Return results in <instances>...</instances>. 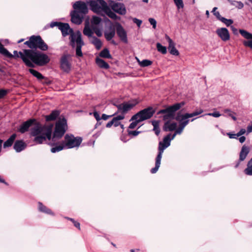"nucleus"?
<instances>
[{
  "label": "nucleus",
  "instance_id": "nucleus-18",
  "mask_svg": "<svg viewBox=\"0 0 252 252\" xmlns=\"http://www.w3.org/2000/svg\"><path fill=\"white\" fill-rule=\"evenodd\" d=\"M116 34V28L115 26L114 25H110L108 27H107L104 32V35L106 40L110 41L115 36Z\"/></svg>",
  "mask_w": 252,
  "mask_h": 252
},
{
  "label": "nucleus",
  "instance_id": "nucleus-52",
  "mask_svg": "<svg viewBox=\"0 0 252 252\" xmlns=\"http://www.w3.org/2000/svg\"><path fill=\"white\" fill-rule=\"evenodd\" d=\"M93 115L96 120L97 121V124H98V121L101 120V117H100L99 113L96 111H94L93 113Z\"/></svg>",
  "mask_w": 252,
  "mask_h": 252
},
{
  "label": "nucleus",
  "instance_id": "nucleus-9",
  "mask_svg": "<svg viewBox=\"0 0 252 252\" xmlns=\"http://www.w3.org/2000/svg\"><path fill=\"white\" fill-rule=\"evenodd\" d=\"M155 110L152 107H149L141 110L131 117V120L138 119V121H143L151 118L154 114Z\"/></svg>",
  "mask_w": 252,
  "mask_h": 252
},
{
  "label": "nucleus",
  "instance_id": "nucleus-4",
  "mask_svg": "<svg viewBox=\"0 0 252 252\" xmlns=\"http://www.w3.org/2000/svg\"><path fill=\"white\" fill-rule=\"evenodd\" d=\"M88 3L90 7V9L95 13L98 14L103 13L113 20H119L120 19L119 16L111 11L108 5V2H106L104 0H90L88 2Z\"/></svg>",
  "mask_w": 252,
  "mask_h": 252
},
{
  "label": "nucleus",
  "instance_id": "nucleus-23",
  "mask_svg": "<svg viewBox=\"0 0 252 252\" xmlns=\"http://www.w3.org/2000/svg\"><path fill=\"white\" fill-rule=\"evenodd\" d=\"M26 146V143L23 141L17 140L15 142L13 148L17 152H20L25 149Z\"/></svg>",
  "mask_w": 252,
  "mask_h": 252
},
{
  "label": "nucleus",
  "instance_id": "nucleus-56",
  "mask_svg": "<svg viewBox=\"0 0 252 252\" xmlns=\"http://www.w3.org/2000/svg\"><path fill=\"white\" fill-rule=\"evenodd\" d=\"M62 23L61 22H52L50 23V27L51 28H53L54 27H58V28L59 29V27L60 26V24H61Z\"/></svg>",
  "mask_w": 252,
  "mask_h": 252
},
{
  "label": "nucleus",
  "instance_id": "nucleus-62",
  "mask_svg": "<svg viewBox=\"0 0 252 252\" xmlns=\"http://www.w3.org/2000/svg\"><path fill=\"white\" fill-rule=\"evenodd\" d=\"M252 132V125L248 126L247 127V134H248L249 133Z\"/></svg>",
  "mask_w": 252,
  "mask_h": 252
},
{
  "label": "nucleus",
  "instance_id": "nucleus-20",
  "mask_svg": "<svg viewBox=\"0 0 252 252\" xmlns=\"http://www.w3.org/2000/svg\"><path fill=\"white\" fill-rule=\"evenodd\" d=\"M216 33L222 41H226L230 39L229 33L226 28H219L217 30Z\"/></svg>",
  "mask_w": 252,
  "mask_h": 252
},
{
  "label": "nucleus",
  "instance_id": "nucleus-64",
  "mask_svg": "<svg viewBox=\"0 0 252 252\" xmlns=\"http://www.w3.org/2000/svg\"><path fill=\"white\" fill-rule=\"evenodd\" d=\"M113 125V119H112L111 121L109 122L106 124V126L108 128H109V127H111V126Z\"/></svg>",
  "mask_w": 252,
  "mask_h": 252
},
{
  "label": "nucleus",
  "instance_id": "nucleus-38",
  "mask_svg": "<svg viewBox=\"0 0 252 252\" xmlns=\"http://www.w3.org/2000/svg\"><path fill=\"white\" fill-rule=\"evenodd\" d=\"M188 125V121H186L184 122V123L181 124V125H179V127L177 129L175 130V132L177 134H180L182 133V132L183 131V129L186 127V126Z\"/></svg>",
  "mask_w": 252,
  "mask_h": 252
},
{
  "label": "nucleus",
  "instance_id": "nucleus-40",
  "mask_svg": "<svg viewBox=\"0 0 252 252\" xmlns=\"http://www.w3.org/2000/svg\"><path fill=\"white\" fill-rule=\"evenodd\" d=\"M101 21V19L97 16H93L92 20V26H94L98 25Z\"/></svg>",
  "mask_w": 252,
  "mask_h": 252
},
{
  "label": "nucleus",
  "instance_id": "nucleus-55",
  "mask_svg": "<svg viewBox=\"0 0 252 252\" xmlns=\"http://www.w3.org/2000/svg\"><path fill=\"white\" fill-rule=\"evenodd\" d=\"M133 22L135 23L138 27H140L142 24V21L136 18L133 19Z\"/></svg>",
  "mask_w": 252,
  "mask_h": 252
},
{
  "label": "nucleus",
  "instance_id": "nucleus-6",
  "mask_svg": "<svg viewBox=\"0 0 252 252\" xmlns=\"http://www.w3.org/2000/svg\"><path fill=\"white\" fill-rule=\"evenodd\" d=\"M184 104L183 102L174 104L166 109L160 110L159 113L164 114L163 120L169 122L170 120L175 119V112L179 110Z\"/></svg>",
  "mask_w": 252,
  "mask_h": 252
},
{
  "label": "nucleus",
  "instance_id": "nucleus-24",
  "mask_svg": "<svg viewBox=\"0 0 252 252\" xmlns=\"http://www.w3.org/2000/svg\"><path fill=\"white\" fill-rule=\"evenodd\" d=\"M177 126L176 123L167 121L164 123L163 129L165 131H172L176 129Z\"/></svg>",
  "mask_w": 252,
  "mask_h": 252
},
{
  "label": "nucleus",
  "instance_id": "nucleus-11",
  "mask_svg": "<svg viewBox=\"0 0 252 252\" xmlns=\"http://www.w3.org/2000/svg\"><path fill=\"white\" fill-rule=\"evenodd\" d=\"M169 146V144H168L167 145L164 144L162 142H160L159 143V146L158 148V153L156 158V163H155V167L153 168L151 170V172L153 174L156 173L158 168L160 167L161 159L162 158V155L163 153L164 150Z\"/></svg>",
  "mask_w": 252,
  "mask_h": 252
},
{
  "label": "nucleus",
  "instance_id": "nucleus-17",
  "mask_svg": "<svg viewBox=\"0 0 252 252\" xmlns=\"http://www.w3.org/2000/svg\"><path fill=\"white\" fill-rule=\"evenodd\" d=\"M239 32L242 36L247 39V40L243 41L244 45L252 49V34L242 29L239 30Z\"/></svg>",
  "mask_w": 252,
  "mask_h": 252
},
{
  "label": "nucleus",
  "instance_id": "nucleus-34",
  "mask_svg": "<svg viewBox=\"0 0 252 252\" xmlns=\"http://www.w3.org/2000/svg\"><path fill=\"white\" fill-rule=\"evenodd\" d=\"M137 62L141 67H146L152 64V62L148 60H144L140 61L139 59H137Z\"/></svg>",
  "mask_w": 252,
  "mask_h": 252
},
{
  "label": "nucleus",
  "instance_id": "nucleus-49",
  "mask_svg": "<svg viewBox=\"0 0 252 252\" xmlns=\"http://www.w3.org/2000/svg\"><path fill=\"white\" fill-rule=\"evenodd\" d=\"M149 21L150 23L153 26V28L154 29H156L157 26V22L156 20L154 18H150L149 19Z\"/></svg>",
  "mask_w": 252,
  "mask_h": 252
},
{
  "label": "nucleus",
  "instance_id": "nucleus-1",
  "mask_svg": "<svg viewBox=\"0 0 252 252\" xmlns=\"http://www.w3.org/2000/svg\"><path fill=\"white\" fill-rule=\"evenodd\" d=\"M31 126L33 127L31 128V135L34 137L33 141L36 144H42L46 139H51L53 125L42 126L36 123L35 119H30L24 122L20 126L18 130L24 133Z\"/></svg>",
  "mask_w": 252,
  "mask_h": 252
},
{
  "label": "nucleus",
  "instance_id": "nucleus-61",
  "mask_svg": "<svg viewBox=\"0 0 252 252\" xmlns=\"http://www.w3.org/2000/svg\"><path fill=\"white\" fill-rule=\"evenodd\" d=\"M165 38L167 40V41L168 42L169 45H170L171 44L174 43V42L172 41V40L167 34L165 35Z\"/></svg>",
  "mask_w": 252,
  "mask_h": 252
},
{
  "label": "nucleus",
  "instance_id": "nucleus-43",
  "mask_svg": "<svg viewBox=\"0 0 252 252\" xmlns=\"http://www.w3.org/2000/svg\"><path fill=\"white\" fill-rule=\"evenodd\" d=\"M178 10L183 8L184 6L183 0H173Z\"/></svg>",
  "mask_w": 252,
  "mask_h": 252
},
{
  "label": "nucleus",
  "instance_id": "nucleus-48",
  "mask_svg": "<svg viewBox=\"0 0 252 252\" xmlns=\"http://www.w3.org/2000/svg\"><path fill=\"white\" fill-rule=\"evenodd\" d=\"M65 218L67 219V220H70V221H71L73 222V223L74 224V225L76 227H77L79 229H80V224L79 222L75 221L74 219H73L72 218H68V217H66Z\"/></svg>",
  "mask_w": 252,
  "mask_h": 252
},
{
  "label": "nucleus",
  "instance_id": "nucleus-5",
  "mask_svg": "<svg viewBox=\"0 0 252 252\" xmlns=\"http://www.w3.org/2000/svg\"><path fill=\"white\" fill-rule=\"evenodd\" d=\"M24 44L32 49L39 48L42 51L47 50L48 47L40 36H32L29 40L26 41Z\"/></svg>",
  "mask_w": 252,
  "mask_h": 252
},
{
  "label": "nucleus",
  "instance_id": "nucleus-53",
  "mask_svg": "<svg viewBox=\"0 0 252 252\" xmlns=\"http://www.w3.org/2000/svg\"><path fill=\"white\" fill-rule=\"evenodd\" d=\"M206 115H209V116H213L215 118H218L221 116V115L220 114V113L217 111L213 112V113H208Z\"/></svg>",
  "mask_w": 252,
  "mask_h": 252
},
{
  "label": "nucleus",
  "instance_id": "nucleus-16",
  "mask_svg": "<svg viewBox=\"0 0 252 252\" xmlns=\"http://www.w3.org/2000/svg\"><path fill=\"white\" fill-rule=\"evenodd\" d=\"M74 11H77V12L82 14L84 16L88 13V9L86 3L81 1H77L73 5Z\"/></svg>",
  "mask_w": 252,
  "mask_h": 252
},
{
  "label": "nucleus",
  "instance_id": "nucleus-41",
  "mask_svg": "<svg viewBox=\"0 0 252 252\" xmlns=\"http://www.w3.org/2000/svg\"><path fill=\"white\" fill-rule=\"evenodd\" d=\"M224 112L226 114V116L230 117L234 121H236L237 118L234 115L235 113L232 112L230 110L225 109L224 110Z\"/></svg>",
  "mask_w": 252,
  "mask_h": 252
},
{
  "label": "nucleus",
  "instance_id": "nucleus-29",
  "mask_svg": "<svg viewBox=\"0 0 252 252\" xmlns=\"http://www.w3.org/2000/svg\"><path fill=\"white\" fill-rule=\"evenodd\" d=\"M125 118V115L123 114H120L119 115L114 117L113 119V126L115 127H117L120 126L121 123L120 120H122Z\"/></svg>",
  "mask_w": 252,
  "mask_h": 252
},
{
  "label": "nucleus",
  "instance_id": "nucleus-32",
  "mask_svg": "<svg viewBox=\"0 0 252 252\" xmlns=\"http://www.w3.org/2000/svg\"><path fill=\"white\" fill-rule=\"evenodd\" d=\"M168 50L172 55L178 56L179 54L178 51L175 47L174 43L168 45Z\"/></svg>",
  "mask_w": 252,
  "mask_h": 252
},
{
  "label": "nucleus",
  "instance_id": "nucleus-60",
  "mask_svg": "<svg viewBox=\"0 0 252 252\" xmlns=\"http://www.w3.org/2000/svg\"><path fill=\"white\" fill-rule=\"evenodd\" d=\"M165 38L167 40V41L168 42L169 45H170L171 44L174 43V42L172 41V40L167 34L165 35Z\"/></svg>",
  "mask_w": 252,
  "mask_h": 252
},
{
  "label": "nucleus",
  "instance_id": "nucleus-31",
  "mask_svg": "<svg viewBox=\"0 0 252 252\" xmlns=\"http://www.w3.org/2000/svg\"><path fill=\"white\" fill-rule=\"evenodd\" d=\"M93 33L94 31L92 28L91 29L88 26H85L83 30V33L84 35L92 38L93 36Z\"/></svg>",
  "mask_w": 252,
  "mask_h": 252
},
{
  "label": "nucleus",
  "instance_id": "nucleus-2",
  "mask_svg": "<svg viewBox=\"0 0 252 252\" xmlns=\"http://www.w3.org/2000/svg\"><path fill=\"white\" fill-rule=\"evenodd\" d=\"M20 58L26 65L30 67H34V65L43 66L50 61L49 57L40 52L32 49H25L20 51Z\"/></svg>",
  "mask_w": 252,
  "mask_h": 252
},
{
  "label": "nucleus",
  "instance_id": "nucleus-47",
  "mask_svg": "<svg viewBox=\"0 0 252 252\" xmlns=\"http://www.w3.org/2000/svg\"><path fill=\"white\" fill-rule=\"evenodd\" d=\"M170 137L171 134H168L167 135L164 137L163 141L162 142L164 144H166V145H167L168 144H169L170 145L171 141Z\"/></svg>",
  "mask_w": 252,
  "mask_h": 252
},
{
  "label": "nucleus",
  "instance_id": "nucleus-19",
  "mask_svg": "<svg viewBox=\"0 0 252 252\" xmlns=\"http://www.w3.org/2000/svg\"><path fill=\"white\" fill-rule=\"evenodd\" d=\"M250 148L246 146V145H244L240 151V154H239V161L237 162V163L235 166V168H237L239 165L240 162L241 161H244L246 157H247L248 155L250 153Z\"/></svg>",
  "mask_w": 252,
  "mask_h": 252
},
{
  "label": "nucleus",
  "instance_id": "nucleus-37",
  "mask_svg": "<svg viewBox=\"0 0 252 252\" xmlns=\"http://www.w3.org/2000/svg\"><path fill=\"white\" fill-rule=\"evenodd\" d=\"M63 149H65L63 143H62L61 145H57L53 147L51 149V152L53 153H55L56 152H60L63 150Z\"/></svg>",
  "mask_w": 252,
  "mask_h": 252
},
{
  "label": "nucleus",
  "instance_id": "nucleus-50",
  "mask_svg": "<svg viewBox=\"0 0 252 252\" xmlns=\"http://www.w3.org/2000/svg\"><path fill=\"white\" fill-rule=\"evenodd\" d=\"M8 93V91L4 89H0V99L3 98L4 96L6 95Z\"/></svg>",
  "mask_w": 252,
  "mask_h": 252
},
{
  "label": "nucleus",
  "instance_id": "nucleus-57",
  "mask_svg": "<svg viewBox=\"0 0 252 252\" xmlns=\"http://www.w3.org/2000/svg\"><path fill=\"white\" fill-rule=\"evenodd\" d=\"M227 134L229 136V138L231 139H237V138L239 137L237 135V133L232 134L231 133H227Z\"/></svg>",
  "mask_w": 252,
  "mask_h": 252
},
{
  "label": "nucleus",
  "instance_id": "nucleus-44",
  "mask_svg": "<svg viewBox=\"0 0 252 252\" xmlns=\"http://www.w3.org/2000/svg\"><path fill=\"white\" fill-rule=\"evenodd\" d=\"M130 121H133V122H132L129 126L128 127L129 128H130V129H133V128H134L137 125V124L139 123V122H141L140 121H138V119H133V120H131V118L129 120Z\"/></svg>",
  "mask_w": 252,
  "mask_h": 252
},
{
  "label": "nucleus",
  "instance_id": "nucleus-7",
  "mask_svg": "<svg viewBox=\"0 0 252 252\" xmlns=\"http://www.w3.org/2000/svg\"><path fill=\"white\" fill-rule=\"evenodd\" d=\"M67 129V122L64 118L59 120L56 124L55 131L52 137V141L56 142L61 138L64 134Z\"/></svg>",
  "mask_w": 252,
  "mask_h": 252
},
{
  "label": "nucleus",
  "instance_id": "nucleus-59",
  "mask_svg": "<svg viewBox=\"0 0 252 252\" xmlns=\"http://www.w3.org/2000/svg\"><path fill=\"white\" fill-rule=\"evenodd\" d=\"M214 15L217 17V18L220 21L221 20V18H223V17H221V15L220 14V12L219 11H217L215 12Z\"/></svg>",
  "mask_w": 252,
  "mask_h": 252
},
{
  "label": "nucleus",
  "instance_id": "nucleus-22",
  "mask_svg": "<svg viewBox=\"0 0 252 252\" xmlns=\"http://www.w3.org/2000/svg\"><path fill=\"white\" fill-rule=\"evenodd\" d=\"M2 48L4 50H0V53L4 55L5 57L8 58H16L20 57V55L19 52H18L17 51H14L13 52V54H11L6 49H5L3 46H2Z\"/></svg>",
  "mask_w": 252,
  "mask_h": 252
},
{
  "label": "nucleus",
  "instance_id": "nucleus-27",
  "mask_svg": "<svg viewBox=\"0 0 252 252\" xmlns=\"http://www.w3.org/2000/svg\"><path fill=\"white\" fill-rule=\"evenodd\" d=\"M16 137V134H13L4 143L3 148H6L10 147L13 143Z\"/></svg>",
  "mask_w": 252,
  "mask_h": 252
},
{
  "label": "nucleus",
  "instance_id": "nucleus-35",
  "mask_svg": "<svg viewBox=\"0 0 252 252\" xmlns=\"http://www.w3.org/2000/svg\"><path fill=\"white\" fill-rule=\"evenodd\" d=\"M99 56L102 58H105L107 59L111 58V56L107 49H104L102 50L99 54Z\"/></svg>",
  "mask_w": 252,
  "mask_h": 252
},
{
  "label": "nucleus",
  "instance_id": "nucleus-12",
  "mask_svg": "<svg viewBox=\"0 0 252 252\" xmlns=\"http://www.w3.org/2000/svg\"><path fill=\"white\" fill-rule=\"evenodd\" d=\"M108 5L114 13L115 12L120 15H125L126 13V9L125 5L120 2H117L112 0H108Z\"/></svg>",
  "mask_w": 252,
  "mask_h": 252
},
{
  "label": "nucleus",
  "instance_id": "nucleus-45",
  "mask_svg": "<svg viewBox=\"0 0 252 252\" xmlns=\"http://www.w3.org/2000/svg\"><path fill=\"white\" fill-rule=\"evenodd\" d=\"M221 22L223 23L226 26L228 27L233 23V21L231 19H227L223 17L221 18Z\"/></svg>",
  "mask_w": 252,
  "mask_h": 252
},
{
  "label": "nucleus",
  "instance_id": "nucleus-36",
  "mask_svg": "<svg viewBox=\"0 0 252 252\" xmlns=\"http://www.w3.org/2000/svg\"><path fill=\"white\" fill-rule=\"evenodd\" d=\"M29 71L33 76L36 77L38 79H42L43 78V75L37 71L33 69H29Z\"/></svg>",
  "mask_w": 252,
  "mask_h": 252
},
{
  "label": "nucleus",
  "instance_id": "nucleus-21",
  "mask_svg": "<svg viewBox=\"0 0 252 252\" xmlns=\"http://www.w3.org/2000/svg\"><path fill=\"white\" fill-rule=\"evenodd\" d=\"M71 20L72 23L79 25L82 22V20L84 18L83 15L82 14H80L77 12V11H73L71 13Z\"/></svg>",
  "mask_w": 252,
  "mask_h": 252
},
{
  "label": "nucleus",
  "instance_id": "nucleus-15",
  "mask_svg": "<svg viewBox=\"0 0 252 252\" xmlns=\"http://www.w3.org/2000/svg\"><path fill=\"white\" fill-rule=\"evenodd\" d=\"M116 31L118 36L124 43H127V33L122 26L118 22L115 23Z\"/></svg>",
  "mask_w": 252,
  "mask_h": 252
},
{
  "label": "nucleus",
  "instance_id": "nucleus-42",
  "mask_svg": "<svg viewBox=\"0 0 252 252\" xmlns=\"http://www.w3.org/2000/svg\"><path fill=\"white\" fill-rule=\"evenodd\" d=\"M157 48L158 51L162 54H165L167 52L166 48L165 46H162L159 43H157Z\"/></svg>",
  "mask_w": 252,
  "mask_h": 252
},
{
  "label": "nucleus",
  "instance_id": "nucleus-46",
  "mask_svg": "<svg viewBox=\"0 0 252 252\" xmlns=\"http://www.w3.org/2000/svg\"><path fill=\"white\" fill-rule=\"evenodd\" d=\"M92 28L93 29L94 32H95L97 36L100 37L102 36V32L100 29H98L94 26H92Z\"/></svg>",
  "mask_w": 252,
  "mask_h": 252
},
{
  "label": "nucleus",
  "instance_id": "nucleus-14",
  "mask_svg": "<svg viewBox=\"0 0 252 252\" xmlns=\"http://www.w3.org/2000/svg\"><path fill=\"white\" fill-rule=\"evenodd\" d=\"M137 103L138 101L136 100H133L127 102H124L120 104L117 105L116 107L118 108V111L116 113L117 114L119 112H121V114L125 115V114L131 109Z\"/></svg>",
  "mask_w": 252,
  "mask_h": 252
},
{
  "label": "nucleus",
  "instance_id": "nucleus-3",
  "mask_svg": "<svg viewBox=\"0 0 252 252\" xmlns=\"http://www.w3.org/2000/svg\"><path fill=\"white\" fill-rule=\"evenodd\" d=\"M59 30L62 32L63 36H65L70 34V45L73 48L75 47L76 56L77 57H81L83 56V53L81 51L82 47L84 45V42L82 39L81 33L79 31L75 32H73L72 29L70 28L67 23H63L60 24Z\"/></svg>",
  "mask_w": 252,
  "mask_h": 252
},
{
  "label": "nucleus",
  "instance_id": "nucleus-13",
  "mask_svg": "<svg viewBox=\"0 0 252 252\" xmlns=\"http://www.w3.org/2000/svg\"><path fill=\"white\" fill-rule=\"evenodd\" d=\"M71 57L68 54L63 55L60 60V67L64 72H69L71 67Z\"/></svg>",
  "mask_w": 252,
  "mask_h": 252
},
{
  "label": "nucleus",
  "instance_id": "nucleus-8",
  "mask_svg": "<svg viewBox=\"0 0 252 252\" xmlns=\"http://www.w3.org/2000/svg\"><path fill=\"white\" fill-rule=\"evenodd\" d=\"M82 141V139L81 137H75L72 134H67L65 135L63 143L65 149H71L79 147Z\"/></svg>",
  "mask_w": 252,
  "mask_h": 252
},
{
  "label": "nucleus",
  "instance_id": "nucleus-54",
  "mask_svg": "<svg viewBox=\"0 0 252 252\" xmlns=\"http://www.w3.org/2000/svg\"><path fill=\"white\" fill-rule=\"evenodd\" d=\"M140 133V131L134 130V131H128V134L129 135H132L134 136H136L138 135Z\"/></svg>",
  "mask_w": 252,
  "mask_h": 252
},
{
  "label": "nucleus",
  "instance_id": "nucleus-58",
  "mask_svg": "<svg viewBox=\"0 0 252 252\" xmlns=\"http://www.w3.org/2000/svg\"><path fill=\"white\" fill-rule=\"evenodd\" d=\"M246 130L244 128H241L239 131L237 133V136H241L244 134L246 132Z\"/></svg>",
  "mask_w": 252,
  "mask_h": 252
},
{
  "label": "nucleus",
  "instance_id": "nucleus-26",
  "mask_svg": "<svg viewBox=\"0 0 252 252\" xmlns=\"http://www.w3.org/2000/svg\"><path fill=\"white\" fill-rule=\"evenodd\" d=\"M90 42L94 45L97 50L100 49L102 46V42L101 40L95 36H93L90 39Z\"/></svg>",
  "mask_w": 252,
  "mask_h": 252
},
{
  "label": "nucleus",
  "instance_id": "nucleus-28",
  "mask_svg": "<svg viewBox=\"0 0 252 252\" xmlns=\"http://www.w3.org/2000/svg\"><path fill=\"white\" fill-rule=\"evenodd\" d=\"M95 62L97 65L101 68L108 69L109 67V64L102 59L97 58Z\"/></svg>",
  "mask_w": 252,
  "mask_h": 252
},
{
  "label": "nucleus",
  "instance_id": "nucleus-30",
  "mask_svg": "<svg viewBox=\"0 0 252 252\" xmlns=\"http://www.w3.org/2000/svg\"><path fill=\"white\" fill-rule=\"evenodd\" d=\"M60 114V112L57 110L52 111L49 115L46 116V120L47 121L55 120Z\"/></svg>",
  "mask_w": 252,
  "mask_h": 252
},
{
  "label": "nucleus",
  "instance_id": "nucleus-33",
  "mask_svg": "<svg viewBox=\"0 0 252 252\" xmlns=\"http://www.w3.org/2000/svg\"><path fill=\"white\" fill-rule=\"evenodd\" d=\"M152 125L154 126L153 130L157 135H158L160 133V129L159 127V122L158 121H152Z\"/></svg>",
  "mask_w": 252,
  "mask_h": 252
},
{
  "label": "nucleus",
  "instance_id": "nucleus-39",
  "mask_svg": "<svg viewBox=\"0 0 252 252\" xmlns=\"http://www.w3.org/2000/svg\"><path fill=\"white\" fill-rule=\"evenodd\" d=\"M230 3L238 9H242L244 7V4L240 1L232 0Z\"/></svg>",
  "mask_w": 252,
  "mask_h": 252
},
{
  "label": "nucleus",
  "instance_id": "nucleus-10",
  "mask_svg": "<svg viewBox=\"0 0 252 252\" xmlns=\"http://www.w3.org/2000/svg\"><path fill=\"white\" fill-rule=\"evenodd\" d=\"M203 112V111L202 109H199V110H197L191 113H187L185 114H182L181 112H179L177 114L175 119L179 123V125H181V124L184 123L186 121H188V124L189 122V118L200 115Z\"/></svg>",
  "mask_w": 252,
  "mask_h": 252
},
{
  "label": "nucleus",
  "instance_id": "nucleus-51",
  "mask_svg": "<svg viewBox=\"0 0 252 252\" xmlns=\"http://www.w3.org/2000/svg\"><path fill=\"white\" fill-rule=\"evenodd\" d=\"M117 114V113H115L114 114L111 115H107L105 114H103L102 115V117H101V120L103 119L104 120H107L108 118L112 117V116H115Z\"/></svg>",
  "mask_w": 252,
  "mask_h": 252
},
{
  "label": "nucleus",
  "instance_id": "nucleus-63",
  "mask_svg": "<svg viewBox=\"0 0 252 252\" xmlns=\"http://www.w3.org/2000/svg\"><path fill=\"white\" fill-rule=\"evenodd\" d=\"M246 140V137L244 136H241L239 138V141L241 143H244Z\"/></svg>",
  "mask_w": 252,
  "mask_h": 252
},
{
  "label": "nucleus",
  "instance_id": "nucleus-25",
  "mask_svg": "<svg viewBox=\"0 0 252 252\" xmlns=\"http://www.w3.org/2000/svg\"><path fill=\"white\" fill-rule=\"evenodd\" d=\"M38 210L41 212H42V213H45V214H47L48 215H51L52 216L54 215V213L52 212V211L50 209L47 208L46 206H44L41 202H38Z\"/></svg>",
  "mask_w": 252,
  "mask_h": 252
}]
</instances>
